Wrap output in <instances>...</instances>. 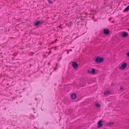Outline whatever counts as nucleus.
<instances>
[{"label":"nucleus","mask_w":129,"mask_h":129,"mask_svg":"<svg viewBox=\"0 0 129 129\" xmlns=\"http://www.w3.org/2000/svg\"><path fill=\"white\" fill-rule=\"evenodd\" d=\"M129 10V5L127 6L124 10V12L125 11H127Z\"/></svg>","instance_id":"11"},{"label":"nucleus","mask_w":129,"mask_h":129,"mask_svg":"<svg viewBox=\"0 0 129 129\" xmlns=\"http://www.w3.org/2000/svg\"><path fill=\"white\" fill-rule=\"evenodd\" d=\"M97 124V128H100L103 125V121L101 120H100L98 122Z\"/></svg>","instance_id":"3"},{"label":"nucleus","mask_w":129,"mask_h":129,"mask_svg":"<svg viewBox=\"0 0 129 129\" xmlns=\"http://www.w3.org/2000/svg\"><path fill=\"white\" fill-rule=\"evenodd\" d=\"M114 124V122H109L107 124V125L108 126H113Z\"/></svg>","instance_id":"8"},{"label":"nucleus","mask_w":129,"mask_h":129,"mask_svg":"<svg viewBox=\"0 0 129 129\" xmlns=\"http://www.w3.org/2000/svg\"><path fill=\"white\" fill-rule=\"evenodd\" d=\"M104 34L106 35L108 34L109 33V30L107 29H104Z\"/></svg>","instance_id":"7"},{"label":"nucleus","mask_w":129,"mask_h":129,"mask_svg":"<svg viewBox=\"0 0 129 129\" xmlns=\"http://www.w3.org/2000/svg\"><path fill=\"white\" fill-rule=\"evenodd\" d=\"M95 70L94 69H92V70H88L87 72L89 74H94L95 73Z\"/></svg>","instance_id":"5"},{"label":"nucleus","mask_w":129,"mask_h":129,"mask_svg":"<svg viewBox=\"0 0 129 129\" xmlns=\"http://www.w3.org/2000/svg\"><path fill=\"white\" fill-rule=\"evenodd\" d=\"M72 65L73 68L75 69H76L78 67V64L76 62H73Z\"/></svg>","instance_id":"4"},{"label":"nucleus","mask_w":129,"mask_h":129,"mask_svg":"<svg viewBox=\"0 0 129 129\" xmlns=\"http://www.w3.org/2000/svg\"><path fill=\"white\" fill-rule=\"evenodd\" d=\"M95 106L97 107H100V105L98 103H97L95 105Z\"/></svg>","instance_id":"13"},{"label":"nucleus","mask_w":129,"mask_h":129,"mask_svg":"<svg viewBox=\"0 0 129 129\" xmlns=\"http://www.w3.org/2000/svg\"><path fill=\"white\" fill-rule=\"evenodd\" d=\"M128 31H129V28L128 29Z\"/></svg>","instance_id":"18"},{"label":"nucleus","mask_w":129,"mask_h":129,"mask_svg":"<svg viewBox=\"0 0 129 129\" xmlns=\"http://www.w3.org/2000/svg\"><path fill=\"white\" fill-rule=\"evenodd\" d=\"M71 97L73 99H74L76 97V94L75 93H73L71 94Z\"/></svg>","instance_id":"9"},{"label":"nucleus","mask_w":129,"mask_h":129,"mask_svg":"<svg viewBox=\"0 0 129 129\" xmlns=\"http://www.w3.org/2000/svg\"><path fill=\"white\" fill-rule=\"evenodd\" d=\"M41 22L40 21H38L35 23V25L36 26H38L39 24Z\"/></svg>","instance_id":"12"},{"label":"nucleus","mask_w":129,"mask_h":129,"mask_svg":"<svg viewBox=\"0 0 129 129\" xmlns=\"http://www.w3.org/2000/svg\"><path fill=\"white\" fill-rule=\"evenodd\" d=\"M126 55L127 56L129 57V52H128L126 54Z\"/></svg>","instance_id":"15"},{"label":"nucleus","mask_w":129,"mask_h":129,"mask_svg":"<svg viewBox=\"0 0 129 129\" xmlns=\"http://www.w3.org/2000/svg\"><path fill=\"white\" fill-rule=\"evenodd\" d=\"M110 94V92L109 90H107L105 91L104 93V95H107Z\"/></svg>","instance_id":"10"},{"label":"nucleus","mask_w":129,"mask_h":129,"mask_svg":"<svg viewBox=\"0 0 129 129\" xmlns=\"http://www.w3.org/2000/svg\"><path fill=\"white\" fill-rule=\"evenodd\" d=\"M127 66V64L126 63H123L121 66L119 67V69L120 70H123L125 69Z\"/></svg>","instance_id":"2"},{"label":"nucleus","mask_w":129,"mask_h":129,"mask_svg":"<svg viewBox=\"0 0 129 129\" xmlns=\"http://www.w3.org/2000/svg\"><path fill=\"white\" fill-rule=\"evenodd\" d=\"M104 60V58L103 57H97L95 58V61L97 63H99L102 62Z\"/></svg>","instance_id":"1"},{"label":"nucleus","mask_w":129,"mask_h":129,"mask_svg":"<svg viewBox=\"0 0 129 129\" xmlns=\"http://www.w3.org/2000/svg\"><path fill=\"white\" fill-rule=\"evenodd\" d=\"M48 1L49 3L50 4H51L52 3V1L49 0H48Z\"/></svg>","instance_id":"14"},{"label":"nucleus","mask_w":129,"mask_h":129,"mask_svg":"<svg viewBox=\"0 0 129 129\" xmlns=\"http://www.w3.org/2000/svg\"><path fill=\"white\" fill-rule=\"evenodd\" d=\"M57 40V39H56L55 40V43L56 42V41Z\"/></svg>","instance_id":"17"},{"label":"nucleus","mask_w":129,"mask_h":129,"mask_svg":"<svg viewBox=\"0 0 129 129\" xmlns=\"http://www.w3.org/2000/svg\"><path fill=\"white\" fill-rule=\"evenodd\" d=\"M123 88L122 87H120V89L121 90H122L123 89Z\"/></svg>","instance_id":"16"},{"label":"nucleus","mask_w":129,"mask_h":129,"mask_svg":"<svg viewBox=\"0 0 129 129\" xmlns=\"http://www.w3.org/2000/svg\"><path fill=\"white\" fill-rule=\"evenodd\" d=\"M128 35V34L126 32H124L122 34V36L123 37H125Z\"/></svg>","instance_id":"6"}]
</instances>
